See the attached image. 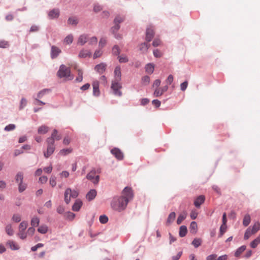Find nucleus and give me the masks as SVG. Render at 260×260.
Returning <instances> with one entry per match:
<instances>
[{
	"label": "nucleus",
	"instance_id": "1",
	"mask_svg": "<svg viewBox=\"0 0 260 260\" xmlns=\"http://www.w3.org/2000/svg\"><path fill=\"white\" fill-rule=\"evenodd\" d=\"M134 198V193L131 187L126 186L122 191V196L119 197H114L111 203L112 208L118 212H121L125 210L128 203L132 201Z\"/></svg>",
	"mask_w": 260,
	"mask_h": 260
},
{
	"label": "nucleus",
	"instance_id": "2",
	"mask_svg": "<svg viewBox=\"0 0 260 260\" xmlns=\"http://www.w3.org/2000/svg\"><path fill=\"white\" fill-rule=\"evenodd\" d=\"M56 75L59 78H64L66 80L70 81L74 78V76L71 74L70 68L63 64L59 66Z\"/></svg>",
	"mask_w": 260,
	"mask_h": 260
},
{
	"label": "nucleus",
	"instance_id": "3",
	"mask_svg": "<svg viewBox=\"0 0 260 260\" xmlns=\"http://www.w3.org/2000/svg\"><path fill=\"white\" fill-rule=\"evenodd\" d=\"M124 18L123 17L118 15L115 17L113 20L114 26L111 28V31L112 33H115L120 29V23L123 22Z\"/></svg>",
	"mask_w": 260,
	"mask_h": 260
},
{
	"label": "nucleus",
	"instance_id": "4",
	"mask_svg": "<svg viewBox=\"0 0 260 260\" xmlns=\"http://www.w3.org/2000/svg\"><path fill=\"white\" fill-rule=\"evenodd\" d=\"M96 173L95 169H93L86 176V178L91 181L94 184H98L100 180V176L99 175L94 176Z\"/></svg>",
	"mask_w": 260,
	"mask_h": 260
},
{
	"label": "nucleus",
	"instance_id": "5",
	"mask_svg": "<svg viewBox=\"0 0 260 260\" xmlns=\"http://www.w3.org/2000/svg\"><path fill=\"white\" fill-rule=\"evenodd\" d=\"M119 81H117L116 80L113 81L111 85V88L112 89L113 93L115 95L120 96L121 95V92L119 89L121 88V86L119 83Z\"/></svg>",
	"mask_w": 260,
	"mask_h": 260
},
{
	"label": "nucleus",
	"instance_id": "6",
	"mask_svg": "<svg viewBox=\"0 0 260 260\" xmlns=\"http://www.w3.org/2000/svg\"><path fill=\"white\" fill-rule=\"evenodd\" d=\"M61 52V49L57 46L55 45H52L51 46L50 57L51 59H54L57 58Z\"/></svg>",
	"mask_w": 260,
	"mask_h": 260
},
{
	"label": "nucleus",
	"instance_id": "7",
	"mask_svg": "<svg viewBox=\"0 0 260 260\" xmlns=\"http://www.w3.org/2000/svg\"><path fill=\"white\" fill-rule=\"evenodd\" d=\"M111 153L118 160H122L123 158V154L119 148H113L111 150Z\"/></svg>",
	"mask_w": 260,
	"mask_h": 260
},
{
	"label": "nucleus",
	"instance_id": "8",
	"mask_svg": "<svg viewBox=\"0 0 260 260\" xmlns=\"http://www.w3.org/2000/svg\"><path fill=\"white\" fill-rule=\"evenodd\" d=\"M60 12L58 9H53L48 12V17L50 19L57 18L59 16Z\"/></svg>",
	"mask_w": 260,
	"mask_h": 260
},
{
	"label": "nucleus",
	"instance_id": "9",
	"mask_svg": "<svg viewBox=\"0 0 260 260\" xmlns=\"http://www.w3.org/2000/svg\"><path fill=\"white\" fill-rule=\"evenodd\" d=\"M168 89V85L164 86L161 88H156L154 92V95L156 97H158L161 95L165 92L167 91Z\"/></svg>",
	"mask_w": 260,
	"mask_h": 260
},
{
	"label": "nucleus",
	"instance_id": "10",
	"mask_svg": "<svg viewBox=\"0 0 260 260\" xmlns=\"http://www.w3.org/2000/svg\"><path fill=\"white\" fill-rule=\"evenodd\" d=\"M154 36V32L152 28H148L146 31V40L149 42H150Z\"/></svg>",
	"mask_w": 260,
	"mask_h": 260
},
{
	"label": "nucleus",
	"instance_id": "11",
	"mask_svg": "<svg viewBox=\"0 0 260 260\" xmlns=\"http://www.w3.org/2000/svg\"><path fill=\"white\" fill-rule=\"evenodd\" d=\"M106 64L102 62L96 65L94 67V70L100 74H103L106 70Z\"/></svg>",
	"mask_w": 260,
	"mask_h": 260
},
{
	"label": "nucleus",
	"instance_id": "12",
	"mask_svg": "<svg viewBox=\"0 0 260 260\" xmlns=\"http://www.w3.org/2000/svg\"><path fill=\"white\" fill-rule=\"evenodd\" d=\"M82 206V202L80 200L77 199L75 201V203L72 206V210L74 211L78 212L80 210Z\"/></svg>",
	"mask_w": 260,
	"mask_h": 260
},
{
	"label": "nucleus",
	"instance_id": "13",
	"mask_svg": "<svg viewBox=\"0 0 260 260\" xmlns=\"http://www.w3.org/2000/svg\"><path fill=\"white\" fill-rule=\"evenodd\" d=\"M114 73L115 75V80H116L117 81H120L121 79V69L119 66H117L115 67Z\"/></svg>",
	"mask_w": 260,
	"mask_h": 260
},
{
	"label": "nucleus",
	"instance_id": "14",
	"mask_svg": "<svg viewBox=\"0 0 260 260\" xmlns=\"http://www.w3.org/2000/svg\"><path fill=\"white\" fill-rule=\"evenodd\" d=\"M205 201V197L204 196H200L198 197L194 202V205L197 208L200 207L201 205Z\"/></svg>",
	"mask_w": 260,
	"mask_h": 260
},
{
	"label": "nucleus",
	"instance_id": "15",
	"mask_svg": "<svg viewBox=\"0 0 260 260\" xmlns=\"http://www.w3.org/2000/svg\"><path fill=\"white\" fill-rule=\"evenodd\" d=\"M51 92V89L50 88L43 89L38 93L37 98L42 99L45 95L50 93Z\"/></svg>",
	"mask_w": 260,
	"mask_h": 260
},
{
	"label": "nucleus",
	"instance_id": "16",
	"mask_svg": "<svg viewBox=\"0 0 260 260\" xmlns=\"http://www.w3.org/2000/svg\"><path fill=\"white\" fill-rule=\"evenodd\" d=\"M150 45L148 43L144 42L141 43L139 45V50L141 51L142 53H147L148 48L150 47Z\"/></svg>",
	"mask_w": 260,
	"mask_h": 260
},
{
	"label": "nucleus",
	"instance_id": "17",
	"mask_svg": "<svg viewBox=\"0 0 260 260\" xmlns=\"http://www.w3.org/2000/svg\"><path fill=\"white\" fill-rule=\"evenodd\" d=\"M57 132V131L56 129H54L53 131V133L51 134V136L47 139V143L48 146H54L55 139L53 138L54 137V134H56Z\"/></svg>",
	"mask_w": 260,
	"mask_h": 260
},
{
	"label": "nucleus",
	"instance_id": "18",
	"mask_svg": "<svg viewBox=\"0 0 260 260\" xmlns=\"http://www.w3.org/2000/svg\"><path fill=\"white\" fill-rule=\"evenodd\" d=\"M145 71L149 74H152L154 71V65L153 63H148L145 67Z\"/></svg>",
	"mask_w": 260,
	"mask_h": 260
},
{
	"label": "nucleus",
	"instance_id": "19",
	"mask_svg": "<svg viewBox=\"0 0 260 260\" xmlns=\"http://www.w3.org/2000/svg\"><path fill=\"white\" fill-rule=\"evenodd\" d=\"M54 146H47L46 152H44V155L46 158L49 157L54 151Z\"/></svg>",
	"mask_w": 260,
	"mask_h": 260
},
{
	"label": "nucleus",
	"instance_id": "20",
	"mask_svg": "<svg viewBox=\"0 0 260 260\" xmlns=\"http://www.w3.org/2000/svg\"><path fill=\"white\" fill-rule=\"evenodd\" d=\"M96 196V191L93 189L90 190V191L86 194V198L89 201H92L93 200Z\"/></svg>",
	"mask_w": 260,
	"mask_h": 260
},
{
	"label": "nucleus",
	"instance_id": "21",
	"mask_svg": "<svg viewBox=\"0 0 260 260\" xmlns=\"http://www.w3.org/2000/svg\"><path fill=\"white\" fill-rule=\"evenodd\" d=\"M93 95L95 96L100 95V91L99 90V85L98 82H94L93 83Z\"/></svg>",
	"mask_w": 260,
	"mask_h": 260
},
{
	"label": "nucleus",
	"instance_id": "22",
	"mask_svg": "<svg viewBox=\"0 0 260 260\" xmlns=\"http://www.w3.org/2000/svg\"><path fill=\"white\" fill-rule=\"evenodd\" d=\"M88 36L87 35H82L78 38V43L81 45H84L87 41Z\"/></svg>",
	"mask_w": 260,
	"mask_h": 260
},
{
	"label": "nucleus",
	"instance_id": "23",
	"mask_svg": "<svg viewBox=\"0 0 260 260\" xmlns=\"http://www.w3.org/2000/svg\"><path fill=\"white\" fill-rule=\"evenodd\" d=\"M91 55V53L89 51L82 49L80 51L78 56L80 58H86L87 56H90Z\"/></svg>",
	"mask_w": 260,
	"mask_h": 260
},
{
	"label": "nucleus",
	"instance_id": "24",
	"mask_svg": "<svg viewBox=\"0 0 260 260\" xmlns=\"http://www.w3.org/2000/svg\"><path fill=\"white\" fill-rule=\"evenodd\" d=\"M71 191V188H68L64 191V202L67 204H69L71 201V197L70 193Z\"/></svg>",
	"mask_w": 260,
	"mask_h": 260
},
{
	"label": "nucleus",
	"instance_id": "25",
	"mask_svg": "<svg viewBox=\"0 0 260 260\" xmlns=\"http://www.w3.org/2000/svg\"><path fill=\"white\" fill-rule=\"evenodd\" d=\"M187 232V229L185 225H181L179 228V235L180 237L185 236Z\"/></svg>",
	"mask_w": 260,
	"mask_h": 260
},
{
	"label": "nucleus",
	"instance_id": "26",
	"mask_svg": "<svg viewBox=\"0 0 260 260\" xmlns=\"http://www.w3.org/2000/svg\"><path fill=\"white\" fill-rule=\"evenodd\" d=\"M187 216V213L185 211H183L181 214H180L177 219V224H180L182 221L184 220Z\"/></svg>",
	"mask_w": 260,
	"mask_h": 260
},
{
	"label": "nucleus",
	"instance_id": "27",
	"mask_svg": "<svg viewBox=\"0 0 260 260\" xmlns=\"http://www.w3.org/2000/svg\"><path fill=\"white\" fill-rule=\"evenodd\" d=\"M49 128L47 126L43 125L38 129V133L39 134H45L48 132Z\"/></svg>",
	"mask_w": 260,
	"mask_h": 260
},
{
	"label": "nucleus",
	"instance_id": "28",
	"mask_svg": "<svg viewBox=\"0 0 260 260\" xmlns=\"http://www.w3.org/2000/svg\"><path fill=\"white\" fill-rule=\"evenodd\" d=\"M250 221L251 218L250 215L248 214H246L243 218V225L245 227L247 226L250 223Z\"/></svg>",
	"mask_w": 260,
	"mask_h": 260
},
{
	"label": "nucleus",
	"instance_id": "29",
	"mask_svg": "<svg viewBox=\"0 0 260 260\" xmlns=\"http://www.w3.org/2000/svg\"><path fill=\"white\" fill-rule=\"evenodd\" d=\"M197 223L195 221H192L190 223L189 230L191 233L195 234L197 231Z\"/></svg>",
	"mask_w": 260,
	"mask_h": 260
},
{
	"label": "nucleus",
	"instance_id": "30",
	"mask_svg": "<svg viewBox=\"0 0 260 260\" xmlns=\"http://www.w3.org/2000/svg\"><path fill=\"white\" fill-rule=\"evenodd\" d=\"M176 217V213L174 212H171L168 216L167 220V224L172 223Z\"/></svg>",
	"mask_w": 260,
	"mask_h": 260
},
{
	"label": "nucleus",
	"instance_id": "31",
	"mask_svg": "<svg viewBox=\"0 0 260 260\" xmlns=\"http://www.w3.org/2000/svg\"><path fill=\"white\" fill-rule=\"evenodd\" d=\"M112 53L113 55L119 56L120 53V50L118 45H115L112 49Z\"/></svg>",
	"mask_w": 260,
	"mask_h": 260
},
{
	"label": "nucleus",
	"instance_id": "32",
	"mask_svg": "<svg viewBox=\"0 0 260 260\" xmlns=\"http://www.w3.org/2000/svg\"><path fill=\"white\" fill-rule=\"evenodd\" d=\"M246 246L245 245H242L238 248L235 253V256H239L246 249Z\"/></svg>",
	"mask_w": 260,
	"mask_h": 260
},
{
	"label": "nucleus",
	"instance_id": "33",
	"mask_svg": "<svg viewBox=\"0 0 260 260\" xmlns=\"http://www.w3.org/2000/svg\"><path fill=\"white\" fill-rule=\"evenodd\" d=\"M23 174L22 172H19L17 173L15 176L16 182L19 183L23 182Z\"/></svg>",
	"mask_w": 260,
	"mask_h": 260
},
{
	"label": "nucleus",
	"instance_id": "34",
	"mask_svg": "<svg viewBox=\"0 0 260 260\" xmlns=\"http://www.w3.org/2000/svg\"><path fill=\"white\" fill-rule=\"evenodd\" d=\"M260 229V224L258 222H256L251 228L250 231L253 234L256 233Z\"/></svg>",
	"mask_w": 260,
	"mask_h": 260
},
{
	"label": "nucleus",
	"instance_id": "35",
	"mask_svg": "<svg viewBox=\"0 0 260 260\" xmlns=\"http://www.w3.org/2000/svg\"><path fill=\"white\" fill-rule=\"evenodd\" d=\"M7 244L10 246V248L12 250H18L19 249V247L18 245H16L15 242L13 241L9 240L7 242Z\"/></svg>",
	"mask_w": 260,
	"mask_h": 260
},
{
	"label": "nucleus",
	"instance_id": "36",
	"mask_svg": "<svg viewBox=\"0 0 260 260\" xmlns=\"http://www.w3.org/2000/svg\"><path fill=\"white\" fill-rule=\"evenodd\" d=\"M5 230L7 234L9 236H12L14 234V231L12 228V225L10 224H8L6 225Z\"/></svg>",
	"mask_w": 260,
	"mask_h": 260
},
{
	"label": "nucleus",
	"instance_id": "37",
	"mask_svg": "<svg viewBox=\"0 0 260 260\" xmlns=\"http://www.w3.org/2000/svg\"><path fill=\"white\" fill-rule=\"evenodd\" d=\"M38 231L42 234H46L48 231V227L46 225H41L38 229Z\"/></svg>",
	"mask_w": 260,
	"mask_h": 260
},
{
	"label": "nucleus",
	"instance_id": "38",
	"mask_svg": "<svg viewBox=\"0 0 260 260\" xmlns=\"http://www.w3.org/2000/svg\"><path fill=\"white\" fill-rule=\"evenodd\" d=\"M150 78L148 76H144L142 78L141 83L143 85H147L150 83Z\"/></svg>",
	"mask_w": 260,
	"mask_h": 260
},
{
	"label": "nucleus",
	"instance_id": "39",
	"mask_svg": "<svg viewBox=\"0 0 260 260\" xmlns=\"http://www.w3.org/2000/svg\"><path fill=\"white\" fill-rule=\"evenodd\" d=\"M202 243V240L200 238H195L192 241L191 244L195 248L198 247Z\"/></svg>",
	"mask_w": 260,
	"mask_h": 260
},
{
	"label": "nucleus",
	"instance_id": "40",
	"mask_svg": "<svg viewBox=\"0 0 260 260\" xmlns=\"http://www.w3.org/2000/svg\"><path fill=\"white\" fill-rule=\"evenodd\" d=\"M28 225V222L26 221H23L19 225V231H24L26 230Z\"/></svg>",
	"mask_w": 260,
	"mask_h": 260
},
{
	"label": "nucleus",
	"instance_id": "41",
	"mask_svg": "<svg viewBox=\"0 0 260 260\" xmlns=\"http://www.w3.org/2000/svg\"><path fill=\"white\" fill-rule=\"evenodd\" d=\"M39 219L37 217H34L32 218L31 220V225L32 226H37L39 225Z\"/></svg>",
	"mask_w": 260,
	"mask_h": 260
},
{
	"label": "nucleus",
	"instance_id": "42",
	"mask_svg": "<svg viewBox=\"0 0 260 260\" xmlns=\"http://www.w3.org/2000/svg\"><path fill=\"white\" fill-rule=\"evenodd\" d=\"M83 80V72L81 70H78V76L76 78V81L78 82H81Z\"/></svg>",
	"mask_w": 260,
	"mask_h": 260
},
{
	"label": "nucleus",
	"instance_id": "43",
	"mask_svg": "<svg viewBox=\"0 0 260 260\" xmlns=\"http://www.w3.org/2000/svg\"><path fill=\"white\" fill-rule=\"evenodd\" d=\"M118 60L120 63H125L128 62V59L126 56L121 55L118 56Z\"/></svg>",
	"mask_w": 260,
	"mask_h": 260
},
{
	"label": "nucleus",
	"instance_id": "44",
	"mask_svg": "<svg viewBox=\"0 0 260 260\" xmlns=\"http://www.w3.org/2000/svg\"><path fill=\"white\" fill-rule=\"evenodd\" d=\"M16 128V125L14 124H9L6 125L4 128V131L6 132H10L14 130Z\"/></svg>",
	"mask_w": 260,
	"mask_h": 260
},
{
	"label": "nucleus",
	"instance_id": "45",
	"mask_svg": "<svg viewBox=\"0 0 260 260\" xmlns=\"http://www.w3.org/2000/svg\"><path fill=\"white\" fill-rule=\"evenodd\" d=\"M26 188V184L23 182H19L18 184V190L20 192H22Z\"/></svg>",
	"mask_w": 260,
	"mask_h": 260
},
{
	"label": "nucleus",
	"instance_id": "46",
	"mask_svg": "<svg viewBox=\"0 0 260 260\" xmlns=\"http://www.w3.org/2000/svg\"><path fill=\"white\" fill-rule=\"evenodd\" d=\"M27 102V100L25 98H22L20 103L19 109H23L26 106Z\"/></svg>",
	"mask_w": 260,
	"mask_h": 260
},
{
	"label": "nucleus",
	"instance_id": "47",
	"mask_svg": "<svg viewBox=\"0 0 260 260\" xmlns=\"http://www.w3.org/2000/svg\"><path fill=\"white\" fill-rule=\"evenodd\" d=\"M227 228V225L225 224V225H221L220 227V230H219V234L218 235L219 237H221L226 232Z\"/></svg>",
	"mask_w": 260,
	"mask_h": 260
},
{
	"label": "nucleus",
	"instance_id": "48",
	"mask_svg": "<svg viewBox=\"0 0 260 260\" xmlns=\"http://www.w3.org/2000/svg\"><path fill=\"white\" fill-rule=\"evenodd\" d=\"M252 234H253L250 231V227H249L245 232L244 239L245 240L248 239Z\"/></svg>",
	"mask_w": 260,
	"mask_h": 260
},
{
	"label": "nucleus",
	"instance_id": "49",
	"mask_svg": "<svg viewBox=\"0 0 260 260\" xmlns=\"http://www.w3.org/2000/svg\"><path fill=\"white\" fill-rule=\"evenodd\" d=\"M68 22L70 24L76 25L78 24V21L76 18L70 17L68 20Z\"/></svg>",
	"mask_w": 260,
	"mask_h": 260
},
{
	"label": "nucleus",
	"instance_id": "50",
	"mask_svg": "<svg viewBox=\"0 0 260 260\" xmlns=\"http://www.w3.org/2000/svg\"><path fill=\"white\" fill-rule=\"evenodd\" d=\"M73 41V36L72 35L67 36L64 39V42L68 44H71Z\"/></svg>",
	"mask_w": 260,
	"mask_h": 260
},
{
	"label": "nucleus",
	"instance_id": "51",
	"mask_svg": "<svg viewBox=\"0 0 260 260\" xmlns=\"http://www.w3.org/2000/svg\"><path fill=\"white\" fill-rule=\"evenodd\" d=\"M99 220L101 223L105 224L108 222V218L105 215H101L99 218Z\"/></svg>",
	"mask_w": 260,
	"mask_h": 260
},
{
	"label": "nucleus",
	"instance_id": "52",
	"mask_svg": "<svg viewBox=\"0 0 260 260\" xmlns=\"http://www.w3.org/2000/svg\"><path fill=\"white\" fill-rule=\"evenodd\" d=\"M66 216L68 219L73 220L75 216V214L71 212H68L66 213Z\"/></svg>",
	"mask_w": 260,
	"mask_h": 260
},
{
	"label": "nucleus",
	"instance_id": "53",
	"mask_svg": "<svg viewBox=\"0 0 260 260\" xmlns=\"http://www.w3.org/2000/svg\"><path fill=\"white\" fill-rule=\"evenodd\" d=\"M18 235L21 239H25L27 237V233H25L24 231H19Z\"/></svg>",
	"mask_w": 260,
	"mask_h": 260
},
{
	"label": "nucleus",
	"instance_id": "54",
	"mask_svg": "<svg viewBox=\"0 0 260 260\" xmlns=\"http://www.w3.org/2000/svg\"><path fill=\"white\" fill-rule=\"evenodd\" d=\"M12 220L16 222H19L21 221V216L18 214H14L12 217Z\"/></svg>",
	"mask_w": 260,
	"mask_h": 260
},
{
	"label": "nucleus",
	"instance_id": "55",
	"mask_svg": "<svg viewBox=\"0 0 260 260\" xmlns=\"http://www.w3.org/2000/svg\"><path fill=\"white\" fill-rule=\"evenodd\" d=\"M69 193L71 198H76L78 196V192L76 190H72L71 189V191Z\"/></svg>",
	"mask_w": 260,
	"mask_h": 260
},
{
	"label": "nucleus",
	"instance_id": "56",
	"mask_svg": "<svg viewBox=\"0 0 260 260\" xmlns=\"http://www.w3.org/2000/svg\"><path fill=\"white\" fill-rule=\"evenodd\" d=\"M97 38L95 37H92L89 40V44L91 45L96 44L97 43Z\"/></svg>",
	"mask_w": 260,
	"mask_h": 260
},
{
	"label": "nucleus",
	"instance_id": "57",
	"mask_svg": "<svg viewBox=\"0 0 260 260\" xmlns=\"http://www.w3.org/2000/svg\"><path fill=\"white\" fill-rule=\"evenodd\" d=\"M50 184L52 186L54 187L56 185V177L55 176H51L50 178L49 181Z\"/></svg>",
	"mask_w": 260,
	"mask_h": 260
},
{
	"label": "nucleus",
	"instance_id": "58",
	"mask_svg": "<svg viewBox=\"0 0 260 260\" xmlns=\"http://www.w3.org/2000/svg\"><path fill=\"white\" fill-rule=\"evenodd\" d=\"M259 243L260 242L255 238L250 243V246L253 248H255Z\"/></svg>",
	"mask_w": 260,
	"mask_h": 260
},
{
	"label": "nucleus",
	"instance_id": "59",
	"mask_svg": "<svg viewBox=\"0 0 260 260\" xmlns=\"http://www.w3.org/2000/svg\"><path fill=\"white\" fill-rule=\"evenodd\" d=\"M102 55V51L101 50H96L94 53L93 58L100 57Z\"/></svg>",
	"mask_w": 260,
	"mask_h": 260
},
{
	"label": "nucleus",
	"instance_id": "60",
	"mask_svg": "<svg viewBox=\"0 0 260 260\" xmlns=\"http://www.w3.org/2000/svg\"><path fill=\"white\" fill-rule=\"evenodd\" d=\"M188 86V82L187 81H185L182 83L180 85V88L182 91H185Z\"/></svg>",
	"mask_w": 260,
	"mask_h": 260
},
{
	"label": "nucleus",
	"instance_id": "61",
	"mask_svg": "<svg viewBox=\"0 0 260 260\" xmlns=\"http://www.w3.org/2000/svg\"><path fill=\"white\" fill-rule=\"evenodd\" d=\"M43 244L42 243H38L37 244V245H36L35 246H32L31 247V251H36L38 248H40V247H42L43 246Z\"/></svg>",
	"mask_w": 260,
	"mask_h": 260
},
{
	"label": "nucleus",
	"instance_id": "62",
	"mask_svg": "<svg viewBox=\"0 0 260 260\" xmlns=\"http://www.w3.org/2000/svg\"><path fill=\"white\" fill-rule=\"evenodd\" d=\"M106 44V40L104 38H101L99 42V47L103 48Z\"/></svg>",
	"mask_w": 260,
	"mask_h": 260
},
{
	"label": "nucleus",
	"instance_id": "63",
	"mask_svg": "<svg viewBox=\"0 0 260 260\" xmlns=\"http://www.w3.org/2000/svg\"><path fill=\"white\" fill-rule=\"evenodd\" d=\"M102 10V8L100 5H99L98 4L94 5V8H93V11L94 12L98 13V12L101 11Z\"/></svg>",
	"mask_w": 260,
	"mask_h": 260
},
{
	"label": "nucleus",
	"instance_id": "64",
	"mask_svg": "<svg viewBox=\"0 0 260 260\" xmlns=\"http://www.w3.org/2000/svg\"><path fill=\"white\" fill-rule=\"evenodd\" d=\"M217 259V255L216 254H211L208 256L206 258V260H216Z\"/></svg>",
	"mask_w": 260,
	"mask_h": 260
}]
</instances>
